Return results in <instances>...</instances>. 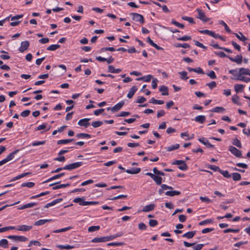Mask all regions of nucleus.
<instances>
[{"mask_svg": "<svg viewBox=\"0 0 250 250\" xmlns=\"http://www.w3.org/2000/svg\"><path fill=\"white\" fill-rule=\"evenodd\" d=\"M73 141H74L73 139L60 140L58 141L57 144H58V145L66 144H68Z\"/></svg>", "mask_w": 250, "mask_h": 250, "instance_id": "72a5a7b5", "label": "nucleus"}, {"mask_svg": "<svg viewBox=\"0 0 250 250\" xmlns=\"http://www.w3.org/2000/svg\"><path fill=\"white\" fill-rule=\"evenodd\" d=\"M45 141H35V142H33L31 145L33 146H38L43 145L45 144Z\"/></svg>", "mask_w": 250, "mask_h": 250, "instance_id": "5fc2aeb1", "label": "nucleus"}, {"mask_svg": "<svg viewBox=\"0 0 250 250\" xmlns=\"http://www.w3.org/2000/svg\"><path fill=\"white\" fill-rule=\"evenodd\" d=\"M51 219H41L35 222L34 225L35 226H39L44 225L47 222L51 221Z\"/></svg>", "mask_w": 250, "mask_h": 250, "instance_id": "6ab92c4d", "label": "nucleus"}, {"mask_svg": "<svg viewBox=\"0 0 250 250\" xmlns=\"http://www.w3.org/2000/svg\"><path fill=\"white\" fill-rule=\"evenodd\" d=\"M76 137L78 138H90L91 135L86 133H81L77 134Z\"/></svg>", "mask_w": 250, "mask_h": 250, "instance_id": "c9c22d12", "label": "nucleus"}, {"mask_svg": "<svg viewBox=\"0 0 250 250\" xmlns=\"http://www.w3.org/2000/svg\"><path fill=\"white\" fill-rule=\"evenodd\" d=\"M239 98L237 95H234L232 97V101L233 103L237 104H239Z\"/></svg>", "mask_w": 250, "mask_h": 250, "instance_id": "bf43d9fd", "label": "nucleus"}, {"mask_svg": "<svg viewBox=\"0 0 250 250\" xmlns=\"http://www.w3.org/2000/svg\"><path fill=\"white\" fill-rule=\"evenodd\" d=\"M236 37L240 41L245 42L247 40V38L243 35L242 33H239V34L237 33L234 34Z\"/></svg>", "mask_w": 250, "mask_h": 250, "instance_id": "a19ab883", "label": "nucleus"}, {"mask_svg": "<svg viewBox=\"0 0 250 250\" xmlns=\"http://www.w3.org/2000/svg\"><path fill=\"white\" fill-rule=\"evenodd\" d=\"M152 179L158 185H160L162 184V178L160 177V176H157L156 175H154V176L153 178H152Z\"/></svg>", "mask_w": 250, "mask_h": 250, "instance_id": "f704fd0d", "label": "nucleus"}, {"mask_svg": "<svg viewBox=\"0 0 250 250\" xmlns=\"http://www.w3.org/2000/svg\"><path fill=\"white\" fill-rule=\"evenodd\" d=\"M174 46L176 47H182V48H189L190 47L189 44H188V43H176V44H174Z\"/></svg>", "mask_w": 250, "mask_h": 250, "instance_id": "ea45409f", "label": "nucleus"}, {"mask_svg": "<svg viewBox=\"0 0 250 250\" xmlns=\"http://www.w3.org/2000/svg\"><path fill=\"white\" fill-rule=\"evenodd\" d=\"M158 80L156 78L153 79L151 83V86L153 89H156L157 87Z\"/></svg>", "mask_w": 250, "mask_h": 250, "instance_id": "69168bd1", "label": "nucleus"}, {"mask_svg": "<svg viewBox=\"0 0 250 250\" xmlns=\"http://www.w3.org/2000/svg\"><path fill=\"white\" fill-rule=\"evenodd\" d=\"M243 75H249L250 76V70L245 68H240L238 71V77L243 76Z\"/></svg>", "mask_w": 250, "mask_h": 250, "instance_id": "ddd939ff", "label": "nucleus"}, {"mask_svg": "<svg viewBox=\"0 0 250 250\" xmlns=\"http://www.w3.org/2000/svg\"><path fill=\"white\" fill-rule=\"evenodd\" d=\"M19 151V150L17 149L10 153L5 158L7 161L8 162L9 161L13 160L15 157V155L17 154Z\"/></svg>", "mask_w": 250, "mask_h": 250, "instance_id": "4be33fe9", "label": "nucleus"}, {"mask_svg": "<svg viewBox=\"0 0 250 250\" xmlns=\"http://www.w3.org/2000/svg\"><path fill=\"white\" fill-rule=\"evenodd\" d=\"M159 90L162 92V95L167 96L168 95V90L167 87L165 85H162L159 87Z\"/></svg>", "mask_w": 250, "mask_h": 250, "instance_id": "412c9836", "label": "nucleus"}, {"mask_svg": "<svg viewBox=\"0 0 250 250\" xmlns=\"http://www.w3.org/2000/svg\"><path fill=\"white\" fill-rule=\"evenodd\" d=\"M245 87V85L235 84L234 86V90L236 93L242 92Z\"/></svg>", "mask_w": 250, "mask_h": 250, "instance_id": "b1692460", "label": "nucleus"}, {"mask_svg": "<svg viewBox=\"0 0 250 250\" xmlns=\"http://www.w3.org/2000/svg\"><path fill=\"white\" fill-rule=\"evenodd\" d=\"M232 143L233 145L236 146L239 148H241L242 147L240 141L237 138L233 139Z\"/></svg>", "mask_w": 250, "mask_h": 250, "instance_id": "a18cd8bd", "label": "nucleus"}, {"mask_svg": "<svg viewBox=\"0 0 250 250\" xmlns=\"http://www.w3.org/2000/svg\"><path fill=\"white\" fill-rule=\"evenodd\" d=\"M207 75L212 79H214L216 78V76L215 72L212 70L210 71L209 73H208L207 74Z\"/></svg>", "mask_w": 250, "mask_h": 250, "instance_id": "338daca9", "label": "nucleus"}, {"mask_svg": "<svg viewBox=\"0 0 250 250\" xmlns=\"http://www.w3.org/2000/svg\"><path fill=\"white\" fill-rule=\"evenodd\" d=\"M225 109L223 107L216 106L211 110V112L216 113H223Z\"/></svg>", "mask_w": 250, "mask_h": 250, "instance_id": "c85d7f7f", "label": "nucleus"}, {"mask_svg": "<svg viewBox=\"0 0 250 250\" xmlns=\"http://www.w3.org/2000/svg\"><path fill=\"white\" fill-rule=\"evenodd\" d=\"M123 244V243L121 242H111L107 244V246H120Z\"/></svg>", "mask_w": 250, "mask_h": 250, "instance_id": "680f3d73", "label": "nucleus"}, {"mask_svg": "<svg viewBox=\"0 0 250 250\" xmlns=\"http://www.w3.org/2000/svg\"><path fill=\"white\" fill-rule=\"evenodd\" d=\"M214 54L221 58L228 57V56L223 52H215Z\"/></svg>", "mask_w": 250, "mask_h": 250, "instance_id": "0e129e2a", "label": "nucleus"}, {"mask_svg": "<svg viewBox=\"0 0 250 250\" xmlns=\"http://www.w3.org/2000/svg\"><path fill=\"white\" fill-rule=\"evenodd\" d=\"M84 200L85 199H84V197H78V198H75L73 200V202L76 203H78L80 205L83 206H85V205L83 204V203L86 202V201H85Z\"/></svg>", "mask_w": 250, "mask_h": 250, "instance_id": "aec40b11", "label": "nucleus"}, {"mask_svg": "<svg viewBox=\"0 0 250 250\" xmlns=\"http://www.w3.org/2000/svg\"><path fill=\"white\" fill-rule=\"evenodd\" d=\"M32 228V226H31L22 225L17 227L16 229L19 231H29L30 229H31Z\"/></svg>", "mask_w": 250, "mask_h": 250, "instance_id": "9b49d317", "label": "nucleus"}, {"mask_svg": "<svg viewBox=\"0 0 250 250\" xmlns=\"http://www.w3.org/2000/svg\"><path fill=\"white\" fill-rule=\"evenodd\" d=\"M124 104L125 102L124 101L120 102L119 103L116 104L114 106L112 107V111L114 112L119 110L124 105Z\"/></svg>", "mask_w": 250, "mask_h": 250, "instance_id": "2eb2a0df", "label": "nucleus"}, {"mask_svg": "<svg viewBox=\"0 0 250 250\" xmlns=\"http://www.w3.org/2000/svg\"><path fill=\"white\" fill-rule=\"evenodd\" d=\"M155 204H150L149 205H146V206H145V207H144L142 210V211L146 212H149L152 210H153L155 208Z\"/></svg>", "mask_w": 250, "mask_h": 250, "instance_id": "f8f14e48", "label": "nucleus"}, {"mask_svg": "<svg viewBox=\"0 0 250 250\" xmlns=\"http://www.w3.org/2000/svg\"><path fill=\"white\" fill-rule=\"evenodd\" d=\"M29 46V42L28 41L22 42L21 43V45L19 48V51L21 52H23L26 50Z\"/></svg>", "mask_w": 250, "mask_h": 250, "instance_id": "9d476101", "label": "nucleus"}, {"mask_svg": "<svg viewBox=\"0 0 250 250\" xmlns=\"http://www.w3.org/2000/svg\"><path fill=\"white\" fill-rule=\"evenodd\" d=\"M83 165V162H78L70 164L68 165L65 166L63 167L64 169L71 170L72 169L78 168Z\"/></svg>", "mask_w": 250, "mask_h": 250, "instance_id": "f03ea898", "label": "nucleus"}, {"mask_svg": "<svg viewBox=\"0 0 250 250\" xmlns=\"http://www.w3.org/2000/svg\"><path fill=\"white\" fill-rule=\"evenodd\" d=\"M196 234L195 231H188L183 235V237H186L188 239L192 238Z\"/></svg>", "mask_w": 250, "mask_h": 250, "instance_id": "cd10ccee", "label": "nucleus"}, {"mask_svg": "<svg viewBox=\"0 0 250 250\" xmlns=\"http://www.w3.org/2000/svg\"><path fill=\"white\" fill-rule=\"evenodd\" d=\"M108 71L109 72L112 73H119L121 71V69L118 68L115 69L113 66L109 65L108 67Z\"/></svg>", "mask_w": 250, "mask_h": 250, "instance_id": "393cba45", "label": "nucleus"}, {"mask_svg": "<svg viewBox=\"0 0 250 250\" xmlns=\"http://www.w3.org/2000/svg\"><path fill=\"white\" fill-rule=\"evenodd\" d=\"M229 150L234 156L237 157H241L242 156V153L240 150L233 146H230L229 148Z\"/></svg>", "mask_w": 250, "mask_h": 250, "instance_id": "39448f33", "label": "nucleus"}, {"mask_svg": "<svg viewBox=\"0 0 250 250\" xmlns=\"http://www.w3.org/2000/svg\"><path fill=\"white\" fill-rule=\"evenodd\" d=\"M200 199L201 201L205 202L206 203H210L211 202V200L207 197H200Z\"/></svg>", "mask_w": 250, "mask_h": 250, "instance_id": "13d9d810", "label": "nucleus"}, {"mask_svg": "<svg viewBox=\"0 0 250 250\" xmlns=\"http://www.w3.org/2000/svg\"><path fill=\"white\" fill-rule=\"evenodd\" d=\"M206 119V116L204 115H198L195 117L194 121L200 124H203L205 122Z\"/></svg>", "mask_w": 250, "mask_h": 250, "instance_id": "a211bd4d", "label": "nucleus"}, {"mask_svg": "<svg viewBox=\"0 0 250 250\" xmlns=\"http://www.w3.org/2000/svg\"><path fill=\"white\" fill-rule=\"evenodd\" d=\"M8 241L5 239H2L0 240V247L3 248H8Z\"/></svg>", "mask_w": 250, "mask_h": 250, "instance_id": "473e14b6", "label": "nucleus"}, {"mask_svg": "<svg viewBox=\"0 0 250 250\" xmlns=\"http://www.w3.org/2000/svg\"><path fill=\"white\" fill-rule=\"evenodd\" d=\"M172 165H178V168L181 170H186L188 169V167L185 162L183 160H176L172 162Z\"/></svg>", "mask_w": 250, "mask_h": 250, "instance_id": "7ed1b4c3", "label": "nucleus"}, {"mask_svg": "<svg viewBox=\"0 0 250 250\" xmlns=\"http://www.w3.org/2000/svg\"><path fill=\"white\" fill-rule=\"evenodd\" d=\"M34 185H35L34 183L30 182H27V183H23L21 184V186L22 187H26L29 188H32L33 187H34Z\"/></svg>", "mask_w": 250, "mask_h": 250, "instance_id": "49530a36", "label": "nucleus"}, {"mask_svg": "<svg viewBox=\"0 0 250 250\" xmlns=\"http://www.w3.org/2000/svg\"><path fill=\"white\" fill-rule=\"evenodd\" d=\"M223 231L225 233H229V232L237 233L239 231V229H228L224 230Z\"/></svg>", "mask_w": 250, "mask_h": 250, "instance_id": "864d4df0", "label": "nucleus"}, {"mask_svg": "<svg viewBox=\"0 0 250 250\" xmlns=\"http://www.w3.org/2000/svg\"><path fill=\"white\" fill-rule=\"evenodd\" d=\"M8 239H14L16 241L25 242L28 240V238L23 236L9 235L7 237Z\"/></svg>", "mask_w": 250, "mask_h": 250, "instance_id": "423d86ee", "label": "nucleus"}, {"mask_svg": "<svg viewBox=\"0 0 250 250\" xmlns=\"http://www.w3.org/2000/svg\"><path fill=\"white\" fill-rule=\"evenodd\" d=\"M198 140L200 143H201L202 144H203V145L206 146L208 148H211V147L213 148L214 147V146L211 145L209 142L208 140L205 137H202V138H199Z\"/></svg>", "mask_w": 250, "mask_h": 250, "instance_id": "0eeeda50", "label": "nucleus"}, {"mask_svg": "<svg viewBox=\"0 0 250 250\" xmlns=\"http://www.w3.org/2000/svg\"><path fill=\"white\" fill-rule=\"evenodd\" d=\"M208 86L210 89H212L216 86V83L214 81H212L209 83H208L206 84Z\"/></svg>", "mask_w": 250, "mask_h": 250, "instance_id": "774afa93", "label": "nucleus"}, {"mask_svg": "<svg viewBox=\"0 0 250 250\" xmlns=\"http://www.w3.org/2000/svg\"><path fill=\"white\" fill-rule=\"evenodd\" d=\"M220 173L224 176L225 178H230L231 175L229 173V171L227 170H221Z\"/></svg>", "mask_w": 250, "mask_h": 250, "instance_id": "c03bdc74", "label": "nucleus"}, {"mask_svg": "<svg viewBox=\"0 0 250 250\" xmlns=\"http://www.w3.org/2000/svg\"><path fill=\"white\" fill-rule=\"evenodd\" d=\"M152 76L150 75H148L144 77H142L141 78H137L136 80L138 81L140 80H144L145 82H148L151 80V79L152 78Z\"/></svg>", "mask_w": 250, "mask_h": 250, "instance_id": "2f4dec72", "label": "nucleus"}, {"mask_svg": "<svg viewBox=\"0 0 250 250\" xmlns=\"http://www.w3.org/2000/svg\"><path fill=\"white\" fill-rule=\"evenodd\" d=\"M231 176H232V179L234 181H239L241 180V175L238 173H236V172L232 173L231 174Z\"/></svg>", "mask_w": 250, "mask_h": 250, "instance_id": "e433bc0d", "label": "nucleus"}, {"mask_svg": "<svg viewBox=\"0 0 250 250\" xmlns=\"http://www.w3.org/2000/svg\"><path fill=\"white\" fill-rule=\"evenodd\" d=\"M195 11L198 13V15L196 16L197 18L205 22H208L209 21V18H208L206 16L205 12L203 11L200 8H197Z\"/></svg>", "mask_w": 250, "mask_h": 250, "instance_id": "f257e3e1", "label": "nucleus"}, {"mask_svg": "<svg viewBox=\"0 0 250 250\" xmlns=\"http://www.w3.org/2000/svg\"><path fill=\"white\" fill-rule=\"evenodd\" d=\"M102 125H103V122L101 121H95L91 123L92 126L94 128L98 127L101 126Z\"/></svg>", "mask_w": 250, "mask_h": 250, "instance_id": "8fccbe9b", "label": "nucleus"}, {"mask_svg": "<svg viewBox=\"0 0 250 250\" xmlns=\"http://www.w3.org/2000/svg\"><path fill=\"white\" fill-rule=\"evenodd\" d=\"M100 228L99 226H90L88 228V232H94L99 230Z\"/></svg>", "mask_w": 250, "mask_h": 250, "instance_id": "37998d69", "label": "nucleus"}, {"mask_svg": "<svg viewBox=\"0 0 250 250\" xmlns=\"http://www.w3.org/2000/svg\"><path fill=\"white\" fill-rule=\"evenodd\" d=\"M32 245H37V246H41V243L39 241H37V240H32V241H31L29 242L28 246V247H30V246H31Z\"/></svg>", "mask_w": 250, "mask_h": 250, "instance_id": "052dcab7", "label": "nucleus"}, {"mask_svg": "<svg viewBox=\"0 0 250 250\" xmlns=\"http://www.w3.org/2000/svg\"><path fill=\"white\" fill-rule=\"evenodd\" d=\"M137 90V88L135 86H133L129 90V92L127 95V98L131 99L132 98L135 92Z\"/></svg>", "mask_w": 250, "mask_h": 250, "instance_id": "f3484780", "label": "nucleus"}, {"mask_svg": "<svg viewBox=\"0 0 250 250\" xmlns=\"http://www.w3.org/2000/svg\"><path fill=\"white\" fill-rule=\"evenodd\" d=\"M208 167L214 171H218L220 172V170H221L218 167L214 166V165H208Z\"/></svg>", "mask_w": 250, "mask_h": 250, "instance_id": "09e8293b", "label": "nucleus"}, {"mask_svg": "<svg viewBox=\"0 0 250 250\" xmlns=\"http://www.w3.org/2000/svg\"><path fill=\"white\" fill-rule=\"evenodd\" d=\"M179 74L180 75V78L182 80H187L188 78V77H187V72L186 71L180 72Z\"/></svg>", "mask_w": 250, "mask_h": 250, "instance_id": "de8ad7c7", "label": "nucleus"}, {"mask_svg": "<svg viewBox=\"0 0 250 250\" xmlns=\"http://www.w3.org/2000/svg\"><path fill=\"white\" fill-rule=\"evenodd\" d=\"M150 103L155 104H162L164 103V101L162 100H156L154 98H152L150 100Z\"/></svg>", "mask_w": 250, "mask_h": 250, "instance_id": "58836bf2", "label": "nucleus"}, {"mask_svg": "<svg viewBox=\"0 0 250 250\" xmlns=\"http://www.w3.org/2000/svg\"><path fill=\"white\" fill-rule=\"evenodd\" d=\"M236 79L238 81H241L246 83L250 82V78L244 77L243 76L238 77L236 78Z\"/></svg>", "mask_w": 250, "mask_h": 250, "instance_id": "79ce46f5", "label": "nucleus"}, {"mask_svg": "<svg viewBox=\"0 0 250 250\" xmlns=\"http://www.w3.org/2000/svg\"><path fill=\"white\" fill-rule=\"evenodd\" d=\"M37 204H38L35 202H31V203H29L25 204L24 205L25 209L27 208H33V207L36 206V205H37Z\"/></svg>", "mask_w": 250, "mask_h": 250, "instance_id": "4d7b16f0", "label": "nucleus"}, {"mask_svg": "<svg viewBox=\"0 0 250 250\" xmlns=\"http://www.w3.org/2000/svg\"><path fill=\"white\" fill-rule=\"evenodd\" d=\"M91 242L93 243H102V242H105V236L101 237H95L92 239Z\"/></svg>", "mask_w": 250, "mask_h": 250, "instance_id": "bb28decb", "label": "nucleus"}, {"mask_svg": "<svg viewBox=\"0 0 250 250\" xmlns=\"http://www.w3.org/2000/svg\"><path fill=\"white\" fill-rule=\"evenodd\" d=\"M60 47L59 44H52L47 48V50L55 51Z\"/></svg>", "mask_w": 250, "mask_h": 250, "instance_id": "4c0bfd02", "label": "nucleus"}, {"mask_svg": "<svg viewBox=\"0 0 250 250\" xmlns=\"http://www.w3.org/2000/svg\"><path fill=\"white\" fill-rule=\"evenodd\" d=\"M199 32L201 34H207L211 37V35L213 34V31H210V30H208L207 29L200 30Z\"/></svg>", "mask_w": 250, "mask_h": 250, "instance_id": "603ef678", "label": "nucleus"}, {"mask_svg": "<svg viewBox=\"0 0 250 250\" xmlns=\"http://www.w3.org/2000/svg\"><path fill=\"white\" fill-rule=\"evenodd\" d=\"M182 19L185 20V21H188L189 23H194V19L193 18H191V17H187V16H183L182 17Z\"/></svg>", "mask_w": 250, "mask_h": 250, "instance_id": "6e6d98bb", "label": "nucleus"}, {"mask_svg": "<svg viewBox=\"0 0 250 250\" xmlns=\"http://www.w3.org/2000/svg\"><path fill=\"white\" fill-rule=\"evenodd\" d=\"M126 172L128 174H138L141 171V168L139 167L132 168L125 170Z\"/></svg>", "mask_w": 250, "mask_h": 250, "instance_id": "dca6fc26", "label": "nucleus"}, {"mask_svg": "<svg viewBox=\"0 0 250 250\" xmlns=\"http://www.w3.org/2000/svg\"><path fill=\"white\" fill-rule=\"evenodd\" d=\"M219 23L224 26L225 29L227 32H228V33L230 32V30L229 28L223 21H219Z\"/></svg>", "mask_w": 250, "mask_h": 250, "instance_id": "3c124183", "label": "nucleus"}, {"mask_svg": "<svg viewBox=\"0 0 250 250\" xmlns=\"http://www.w3.org/2000/svg\"><path fill=\"white\" fill-rule=\"evenodd\" d=\"M179 144H176L166 147V149L167 151H171L178 149L179 147Z\"/></svg>", "mask_w": 250, "mask_h": 250, "instance_id": "7c9ffc66", "label": "nucleus"}, {"mask_svg": "<svg viewBox=\"0 0 250 250\" xmlns=\"http://www.w3.org/2000/svg\"><path fill=\"white\" fill-rule=\"evenodd\" d=\"M181 192L179 191L176 190H172V191H167L166 192L165 195L169 196H174L175 195H178L180 194Z\"/></svg>", "mask_w": 250, "mask_h": 250, "instance_id": "a878e982", "label": "nucleus"}, {"mask_svg": "<svg viewBox=\"0 0 250 250\" xmlns=\"http://www.w3.org/2000/svg\"><path fill=\"white\" fill-rule=\"evenodd\" d=\"M171 23L174 24V25L178 27H180V28H183L184 27V25L181 23H179L178 22L176 21L175 20H172L171 21Z\"/></svg>", "mask_w": 250, "mask_h": 250, "instance_id": "e2e57ef3", "label": "nucleus"}, {"mask_svg": "<svg viewBox=\"0 0 250 250\" xmlns=\"http://www.w3.org/2000/svg\"><path fill=\"white\" fill-rule=\"evenodd\" d=\"M228 58L231 62H236L237 64H241L242 62V56L241 55H237L235 58H233L231 57H228Z\"/></svg>", "mask_w": 250, "mask_h": 250, "instance_id": "4468645a", "label": "nucleus"}, {"mask_svg": "<svg viewBox=\"0 0 250 250\" xmlns=\"http://www.w3.org/2000/svg\"><path fill=\"white\" fill-rule=\"evenodd\" d=\"M62 201V199H55V200H53V201H52V202H51L50 203H47L45 206L44 208H48L49 207H52V206H54L56 204L60 203Z\"/></svg>", "mask_w": 250, "mask_h": 250, "instance_id": "5701e85b", "label": "nucleus"}, {"mask_svg": "<svg viewBox=\"0 0 250 250\" xmlns=\"http://www.w3.org/2000/svg\"><path fill=\"white\" fill-rule=\"evenodd\" d=\"M90 120V118H84V119H81L79 121V122L78 123V125L80 126L87 127L90 125V123L89 122V121Z\"/></svg>", "mask_w": 250, "mask_h": 250, "instance_id": "1a4fd4ad", "label": "nucleus"}, {"mask_svg": "<svg viewBox=\"0 0 250 250\" xmlns=\"http://www.w3.org/2000/svg\"><path fill=\"white\" fill-rule=\"evenodd\" d=\"M130 15L131 16L133 20L139 21L141 23H144V19L142 15L135 13H131Z\"/></svg>", "mask_w": 250, "mask_h": 250, "instance_id": "20e7f679", "label": "nucleus"}, {"mask_svg": "<svg viewBox=\"0 0 250 250\" xmlns=\"http://www.w3.org/2000/svg\"><path fill=\"white\" fill-rule=\"evenodd\" d=\"M60 183V182L55 183L51 184L49 185V186L50 187L52 186L53 187L52 189L53 190H56V189H60V188H64L69 187L70 185V184H60L59 185L55 186L56 184H59Z\"/></svg>", "mask_w": 250, "mask_h": 250, "instance_id": "6e6552de", "label": "nucleus"}, {"mask_svg": "<svg viewBox=\"0 0 250 250\" xmlns=\"http://www.w3.org/2000/svg\"><path fill=\"white\" fill-rule=\"evenodd\" d=\"M57 247L58 248H59L61 250H71L74 248V246H70L69 245H59L57 246Z\"/></svg>", "mask_w": 250, "mask_h": 250, "instance_id": "c756f323", "label": "nucleus"}]
</instances>
